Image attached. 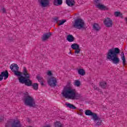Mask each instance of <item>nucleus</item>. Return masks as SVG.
Masks as SVG:
<instances>
[{
    "label": "nucleus",
    "instance_id": "obj_1",
    "mask_svg": "<svg viewBox=\"0 0 127 127\" xmlns=\"http://www.w3.org/2000/svg\"><path fill=\"white\" fill-rule=\"evenodd\" d=\"M121 53V50L118 48H112L108 50L106 54L107 60L112 61L113 64H119L120 58L118 55Z\"/></svg>",
    "mask_w": 127,
    "mask_h": 127
},
{
    "label": "nucleus",
    "instance_id": "obj_2",
    "mask_svg": "<svg viewBox=\"0 0 127 127\" xmlns=\"http://www.w3.org/2000/svg\"><path fill=\"white\" fill-rule=\"evenodd\" d=\"M22 74H23L24 76L22 75L21 77V84H25V85L28 87L32 86V81L29 79V78H30V74L28 73L27 69H26V67L25 66L23 67Z\"/></svg>",
    "mask_w": 127,
    "mask_h": 127
},
{
    "label": "nucleus",
    "instance_id": "obj_3",
    "mask_svg": "<svg viewBox=\"0 0 127 127\" xmlns=\"http://www.w3.org/2000/svg\"><path fill=\"white\" fill-rule=\"evenodd\" d=\"M76 89L72 88V87H64L62 91V95L65 98V99H69L72 100Z\"/></svg>",
    "mask_w": 127,
    "mask_h": 127
},
{
    "label": "nucleus",
    "instance_id": "obj_4",
    "mask_svg": "<svg viewBox=\"0 0 127 127\" xmlns=\"http://www.w3.org/2000/svg\"><path fill=\"white\" fill-rule=\"evenodd\" d=\"M25 96L23 98V101L26 106H28L30 108H36V104L35 103V100L33 97L29 96L28 93L24 94Z\"/></svg>",
    "mask_w": 127,
    "mask_h": 127
},
{
    "label": "nucleus",
    "instance_id": "obj_5",
    "mask_svg": "<svg viewBox=\"0 0 127 127\" xmlns=\"http://www.w3.org/2000/svg\"><path fill=\"white\" fill-rule=\"evenodd\" d=\"M10 69H11L12 72H14V74L15 76H17V77H19L18 78L19 82L21 84V76H22V72L18 71L19 69V67L16 64H12L10 66Z\"/></svg>",
    "mask_w": 127,
    "mask_h": 127
},
{
    "label": "nucleus",
    "instance_id": "obj_6",
    "mask_svg": "<svg viewBox=\"0 0 127 127\" xmlns=\"http://www.w3.org/2000/svg\"><path fill=\"white\" fill-rule=\"evenodd\" d=\"M5 127H21V124L19 120H14L12 122L10 120L5 124Z\"/></svg>",
    "mask_w": 127,
    "mask_h": 127
},
{
    "label": "nucleus",
    "instance_id": "obj_7",
    "mask_svg": "<svg viewBox=\"0 0 127 127\" xmlns=\"http://www.w3.org/2000/svg\"><path fill=\"white\" fill-rule=\"evenodd\" d=\"M73 27L74 28H78V29L84 28L85 27V22L81 18L77 19L75 20Z\"/></svg>",
    "mask_w": 127,
    "mask_h": 127
},
{
    "label": "nucleus",
    "instance_id": "obj_8",
    "mask_svg": "<svg viewBox=\"0 0 127 127\" xmlns=\"http://www.w3.org/2000/svg\"><path fill=\"white\" fill-rule=\"evenodd\" d=\"M97 8L101 9V10H109V8L107 6H105L103 4H100V0H94Z\"/></svg>",
    "mask_w": 127,
    "mask_h": 127
},
{
    "label": "nucleus",
    "instance_id": "obj_9",
    "mask_svg": "<svg viewBox=\"0 0 127 127\" xmlns=\"http://www.w3.org/2000/svg\"><path fill=\"white\" fill-rule=\"evenodd\" d=\"M48 84H49L51 87H56V84H57V79L54 77H51L49 78Z\"/></svg>",
    "mask_w": 127,
    "mask_h": 127
},
{
    "label": "nucleus",
    "instance_id": "obj_10",
    "mask_svg": "<svg viewBox=\"0 0 127 127\" xmlns=\"http://www.w3.org/2000/svg\"><path fill=\"white\" fill-rule=\"evenodd\" d=\"M103 23L106 27H112L113 26V20L110 17L105 18L103 21Z\"/></svg>",
    "mask_w": 127,
    "mask_h": 127
},
{
    "label": "nucleus",
    "instance_id": "obj_11",
    "mask_svg": "<svg viewBox=\"0 0 127 127\" xmlns=\"http://www.w3.org/2000/svg\"><path fill=\"white\" fill-rule=\"evenodd\" d=\"M52 36V33L49 32V33H46L44 34L43 36L42 37V41H46L50 38V37Z\"/></svg>",
    "mask_w": 127,
    "mask_h": 127
},
{
    "label": "nucleus",
    "instance_id": "obj_12",
    "mask_svg": "<svg viewBox=\"0 0 127 127\" xmlns=\"http://www.w3.org/2000/svg\"><path fill=\"white\" fill-rule=\"evenodd\" d=\"M38 1L41 3V5L43 7H46V6L49 5V0H38Z\"/></svg>",
    "mask_w": 127,
    "mask_h": 127
},
{
    "label": "nucleus",
    "instance_id": "obj_13",
    "mask_svg": "<svg viewBox=\"0 0 127 127\" xmlns=\"http://www.w3.org/2000/svg\"><path fill=\"white\" fill-rule=\"evenodd\" d=\"M82 98H83L82 94L76 93V90H75V91L74 92V94L73 96L72 97V100H79L80 99H82Z\"/></svg>",
    "mask_w": 127,
    "mask_h": 127
},
{
    "label": "nucleus",
    "instance_id": "obj_14",
    "mask_svg": "<svg viewBox=\"0 0 127 127\" xmlns=\"http://www.w3.org/2000/svg\"><path fill=\"white\" fill-rule=\"evenodd\" d=\"M1 75L2 77H4V80H6L8 78V71L7 70H5L4 71H2L1 72Z\"/></svg>",
    "mask_w": 127,
    "mask_h": 127
},
{
    "label": "nucleus",
    "instance_id": "obj_15",
    "mask_svg": "<svg viewBox=\"0 0 127 127\" xmlns=\"http://www.w3.org/2000/svg\"><path fill=\"white\" fill-rule=\"evenodd\" d=\"M66 3L68 6L75 5V0H66Z\"/></svg>",
    "mask_w": 127,
    "mask_h": 127
},
{
    "label": "nucleus",
    "instance_id": "obj_16",
    "mask_svg": "<svg viewBox=\"0 0 127 127\" xmlns=\"http://www.w3.org/2000/svg\"><path fill=\"white\" fill-rule=\"evenodd\" d=\"M66 40H67L68 42H73L75 41V38L72 35H68L66 36Z\"/></svg>",
    "mask_w": 127,
    "mask_h": 127
},
{
    "label": "nucleus",
    "instance_id": "obj_17",
    "mask_svg": "<svg viewBox=\"0 0 127 127\" xmlns=\"http://www.w3.org/2000/svg\"><path fill=\"white\" fill-rule=\"evenodd\" d=\"M65 106H66L67 108H69L70 109L76 110V109H77V107H76L75 106H74V105L71 103H66Z\"/></svg>",
    "mask_w": 127,
    "mask_h": 127
},
{
    "label": "nucleus",
    "instance_id": "obj_18",
    "mask_svg": "<svg viewBox=\"0 0 127 127\" xmlns=\"http://www.w3.org/2000/svg\"><path fill=\"white\" fill-rule=\"evenodd\" d=\"M63 2V0H54V5H61Z\"/></svg>",
    "mask_w": 127,
    "mask_h": 127
},
{
    "label": "nucleus",
    "instance_id": "obj_19",
    "mask_svg": "<svg viewBox=\"0 0 127 127\" xmlns=\"http://www.w3.org/2000/svg\"><path fill=\"white\" fill-rule=\"evenodd\" d=\"M114 15L116 16V17H121V18H123V14L121 13L120 11H115L114 12Z\"/></svg>",
    "mask_w": 127,
    "mask_h": 127
},
{
    "label": "nucleus",
    "instance_id": "obj_20",
    "mask_svg": "<svg viewBox=\"0 0 127 127\" xmlns=\"http://www.w3.org/2000/svg\"><path fill=\"white\" fill-rule=\"evenodd\" d=\"M71 47L72 49L75 50L80 48V46H79V45L76 43H74L71 45Z\"/></svg>",
    "mask_w": 127,
    "mask_h": 127
},
{
    "label": "nucleus",
    "instance_id": "obj_21",
    "mask_svg": "<svg viewBox=\"0 0 127 127\" xmlns=\"http://www.w3.org/2000/svg\"><path fill=\"white\" fill-rule=\"evenodd\" d=\"M78 73L79 75H81V76H84L86 74V72L84 69L80 68L78 70Z\"/></svg>",
    "mask_w": 127,
    "mask_h": 127
},
{
    "label": "nucleus",
    "instance_id": "obj_22",
    "mask_svg": "<svg viewBox=\"0 0 127 127\" xmlns=\"http://www.w3.org/2000/svg\"><path fill=\"white\" fill-rule=\"evenodd\" d=\"M93 28L94 30H96V31H99L100 29V26H99V24L96 23L93 24Z\"/></svg>",
    "mask_w": 127,
    "mask_h": 127
},
{
    "label": "nucleus",
    "instance_id": "obj_23",
    "mask_svg": "<svg viewBox=\"0 0 127 127\" xmlns=\"http://www.w3.org/2000/svg\"><path fill=\"white\" fill-rule=\"evenodd\" d=\"M93 117V119L94 121H97V120H99L100 118L98 117V115L96 113H92V115H91Z\"/></svg>",
    "mask_w": 127,
    "mask_h": 127
},
{
    "label": "nucleus",
    "instance_id": "obj_24",
    "mask_svg": "<svg viewBox=\"0 0 127 127\" xmlns=\"http://www.w3.org/2000/svg\"><path fill=\"white\" fill-rule=\"evenodd\" d=\"M34 90H35L36 91H37L38 90V83H34L32 84V85Z\"/></svg>",
    "mask_w": 127,
    "mask_h": 127
},
{
    "label": "nucleus",
    "instance_id": "obj_25",
    "mask_svg": "<svg viewBox=\"0 0 127 127\" xmlns=\"http://www.w3.org/2000/svg\"><path fill=\"white\" fill-rule=\"evenodd\" d=\"M74 86L76 87H80L81 86V82L78 80H75L73 83Z\"/></svg>",
    "mask_w": 127,
    "mask_h": 127
},
{
    "label": "nucleus",
    "instance_id": "obj_26",
    "mask_svg": "<svg viewBox=\"0 0 127 127\" xmlns=\"http://www.w3.org/2000/svg\"><path fill=\"white\" fill-rule=\"evenodd\" d=\"M86 116H92L93 113L90 110H87L85 112Z\"/></svg>",
    "mask_w": 127,
    "mask_h": 127
},
{
    "label": "nucleus",
    "instance_id": "obj_27",
    "mask_svg": "<svg viewBox=\"0 0 127 127\" xmlns=\"http://www.w3.org/2000/svg\"><path fill=\"white\" fill-rule=\"evenodd\" d=\"M100 86H101V88L103 89H106V87H107V82H100Z\"/></svg>",
    "mask_w": 127,
    "mask_h": 127
},
{
    "label": "nucleus",
    "instance_id": "obj_28",
    "mask_svg": "<svg viewBox=\"0 0 127 127\" xmlns=\"http://www.w3.org/2000/svg\"><path fill=\"white\" fill-rule=\"evenodd\" d=\"M55 127H63V124H61L60 122H56L55 123Z\"/></svg>",
    "mask_w": 127,
    "mask_h": 127
},
{
    "label": "nucleus",
    "instance_id": "obj_29",
    "mask_svg": "<svg viewBox=\"0 0 127 127\" xmlns=\"http://www.w3.org/2000/svg\"><path fill=\"white\" fill-rule=\"evenodd\" d=\"M36 79L38 80L39 82H40L41 81H43V77L42 76H40V74H38L36 76Z\"/></svg>",
    "mask_w": 127,
    "mask_h": 127
},
{
    "label": "nucleus",
    "instance_id": "obj_30",
    "mask_svg": "<svg viewBox=\"0 0 127 127\" xmlns=\"http://www.w3.org/2000/svg\"><path fill=\"white\" fill-rule=\"evenodd\" d=\"M96 121H97L96 126H101V125H102V121L101 120V118H99V119Z\"/></svg>",
    "mask_w": 127,
    "mask_h": 127
},
{
    "label": "nucleus",
    "instance_id": "obj_31",
    "mask_svg": "<svg viewBox=\"0 0 127 127\" xmlns=\"http://www.w3.org/2000/svg\"><path fill=\"white\" fill-rule=\"evenodd\" d=\"M123 65H126V57L125 54H123V56L122 57Z\"/></svg>",
    "mask_w": 127,
    "mask_h": 127
},
{
    "label": "nucleus",
    "instance_id": "obj_32",
    "mask_svg": "<svg viewBox=\"0 0 127 127\" xmlns=\"http://www.w3.org/2000/svg\"><path fill=\"white\" fill-rule=\"evenodd\" d=\"M80 51H81V49H80V48L76 49V50H75L74 53L76 54H79V53H80Z\"/></svg>",
    "mask_w": 127,
    "mask_h": 127
},
{
    "label": "nucleus",
    "instance_id": "obj_33",
    "mask_svg": "<svg viewBox=\"0 0 127 127\" xmlns=\"http://www.w3.org/2000/svg\"><path fill=\"white\" fill-rule=\"evenodd\" d=\"M66 20H61V22L59 24V25H62V24H64L65 22H66Z\"/></svg>",
    "mask_w": 127,
    "mask_h": 127
},
{
    "label": "nucleus",
    "instance_id": "obj_34",
    "mask_svg": "<svg viewBox=\"0 0 127 127\" xmlns=\"http://www.w3.org/2000/svg\"><path fill=\"white\" fill-rule=\"evenodd\" d=\"M47 75H48V76H52V71H51V70H48L47 72Z\"/></svg>",
    "mask_w": 127,
    "mask_h": 127
},
{
    "label": "nucleus",
    "instance_id": "obj_35",
    "mask_svg": "<svg viewBox=\"0 0 127 127\" xmlns=\"http://www.w3.org/2000/svg\"><path fill=\"white\" fill-rule=\"evenodd\" d=\"M3 119H4L3 116H0V123H2V122H3V121H4Z\"/></svg>",
    "mask_w": 127,
    "mask_h": 127
},
{
    "label": "nucleus",
    "instance_id": "obj_36",
    "mask_svg": "<svg viewBox=\"0 0 127 127\" xmlns=\"http://www.w3.org/2000/svg\"><path fill=\"white\" fill-rule=\"evenodd\" d=\"M53 19H54L55 22H56V23H57V22H58V17H55Z\"/></svg>",
    "mask_w": 127,
    "mask_h": 127
},
{
    "label": "nucleus",
    "instance_id": "obj_37",
    "mask_svg": "<svg viewBox=\"0 0 127 127\" xmlns=\"http://www.w3.org/2000/svg\"><path fill=\"white\" fill-rule=\"evenodd\" d=\"M70 85H71V83L68 82L67 85L65 86H64V87H71Z\"/></svg>",
    "mask_w": 127,
    "mask_h": 127
},
{
    "label": "nucleus",
    "instance_id": "obj_38",
    "mask_svg": "<svg viewBox=\"0 0 127 127\" xmlns=\"http://www.w3.org/2000/svg\"><path fill=\"white\" fill-rule=\"evenodd\" d=\"M2 11H3V12L4 13H5V12H6V10H5V8H4V7H3V8H2Z\"/></svg>",
    "mask_w": 127,
    "mask_h": 127
},
{
    "label": "nucleus",
    "instance_id": "obj_39",
    "mask_svg": "<svg viewBox=\"0 0 127 127\" xmlns=\"http://www.w3.org/2000/svg\"><path fill=\"white\" fill-rule=\"evenodd\" d=\"M2 80H3V77H2V76L1 75V74H0V81H2Z\"/></svg>",
    "mask_w": 127,
    "mask_h": 127
},
{
    "label": "nucleus",
    "instance_id": "obj_40",
    "mask_svg": "<svg viewBox=\"0 0 127 127\" xmlns=\"http://www.w3.org/2000/svg\"><path fill=\"white\" fill-rule=\"evenodd\" d=\"M40 82V84L41 85H42V86H44V83H43V80H42Z\"/></svg>",
    "mask_w": 127,
    "mask_h": 127
},
{
    "label": "nucleus",
    "instance_id": "obj_41",
    "mask_svg": "<svg viewBox=\"0 0 127 127\" xmlns=\"http://www.w3.org/2000/svg\"><path fill=\"white\" fill-rule=\"evenodd\" d=\"M51 127V125H48L45 126V127Z\"/></svg>",
    "mask_w": 127,
    "mask_h": 127
},
{
    "label": "nucleus",
    "instance_id": "obj_42",
    "mask_svg": "<svg viewBox=\"0 0 127 127\" xmlns=\"http://www.w3.org/2000/svg\"><path fill=\"white\" fill-rule=\"evenodd\" d=\"M121 54H122V56H124V55H123V54H124V53L123 52H121Z\"/></svg>",
    "mask_w": 127,
    "mask_h": 127
},
{
    "label": "nucleus",
    "instance_id": "obj_43",
    "mask_svg": "<svg viewBox=\"0 0 127 127\" xmlns=\"http://www.w3.org/2000/svg\"><path fill=\"white\" fill-rule=\"evenodd\" d=\"M97 86H94V89H97Z\"/></svg>",
    "mask_w": 127,
    "mask_h": 127
},
{
    "label": "nucleus",
    "instance_id": "obj_44",
    "mask_svg": "<svg viewBox=\"0 0 127 127\" xmlns=\"http://www.w3.org/2000/svg\"><path fill=\"white\" fill-rule=\"evenodd\" d=\"M71 53H72V52H69V54H71Z\"/></svg>",
    "mask_w": 127,
    "mask_h": 127
},
{
    "label": "nucleus",
    "instance_id": "obj_45",
    "mask_svg": "<svg viewBox=\"0 0 127 127\" xmlns=\"http://www.w3.org/2000/svg\"><path fill=\"white\" fill-rule=\"evenodd\" d=\"M29 127H31V126H30Z\"/></svg>",
    "mask_w": 127,
    "mask_h": 127
}]
</instances>
